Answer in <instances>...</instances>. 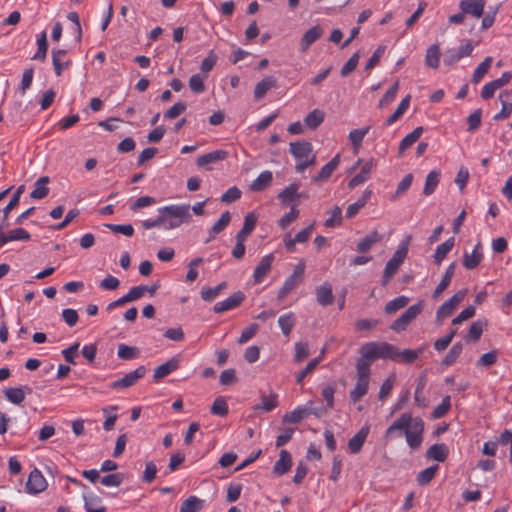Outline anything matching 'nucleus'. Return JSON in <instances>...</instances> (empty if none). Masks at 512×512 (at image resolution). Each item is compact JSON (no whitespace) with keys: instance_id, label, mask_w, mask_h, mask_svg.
Masks as SVG:
<instances>
[{"instance_id":"34","label":"nucleus","mask_w":512,"mask_h":512,"mask_svg":"<svg viewBox=\"0 0 512 512\" xmlns=\"http://www.w3.org/2000/svg\"><path fill=\"white\" fill-rule=\"evenodd\" d=\"M455 243L454 237H450L442 244L438 245L434 253V262L439 265L445 259L447 254L452 250Z\"/></svg>"},{"instance_id":"44","label":"nucleus","mask_w":512,"mask_h":512,"mask_svg":"<svg viewBox=\"0 0 512 512\" xmlns=\"http://www.w3.org/2000/svg\"><path fill=\"white\" fill-rule=\"evenodd\" d=\"M298 189L299 184L292 183L278 194V199L281 201L282 204L292 202L296 198V195H298Z\"/></svg>"},{"instance_id":"10","label":"nucleus","mask_w":512,"mask_h":512,"mask_svg":"<svg viewBox=\"0 0 512 512\" xmlns=\"http://www.w3.org/2000/svg\"><path fill=\"white\" fill-rule=\"evenodd\" d=\"M47 481L42 473L35 468L28 476L26 490L29 494H38L47 488Z\"/></svg>"},{"instance_id":"21","label":"nucleus","mask_w":512,"mask_h":512,"mask_svg":"<svg viewBox=\"0 0 512 512\" xmlns=\"http://www.w3.org/2000/svg\"><path fill=\"white\" fill-rule=\"evenodd\" d=\"M67 51L64 49H58L52 51V64L54 67L55 74L60 76L63 69H66L70 66L71 61L65 60Z\"/></svg>"},{"instance_id":"46","label":"nucleus","mask_w":512,"mask_h":512,"mask_svg":"<svg viewBox=\"0 0 512 512\" xmlns=\"http://www.w3.org/2000/svg\"><path fill=\"white\" fill-rule=\"evenodd\" d=\"M4 395L8 401L19 405L25 400V393L20 387H11L4 390Z\"/></svg>"},{"instance_id":"18","label":"nucleus","mask_w":512,"mask_h":512,"mask_svg":"<svg viewBox=\"0 0 512 512\" xmlns=\"http://www.w3.org/2000/svg\"><path fill=\"white\" fill-rule=\"evenodd\" d=\"M374 167V160L373 159H369L368 161H366L361 169H360V172L355 175L349 182H348V187L350 189H354L355 187L359 186L360 184L364 183L366 180L369 179L370 177V174H371V171Z\"/></svg>"},{"instance_id":"52","label":"nucleus","mask_w":512,"mask_h":512,"mask_svg":"<svg viewBox=\"0 0 512 512\" xmlns=\"http://www.w3.org/2000/svg\"><path fill=\"white\" fill-rule=\"evenodd\" d=\"M202 508V500L196 496H190L184 500L179 512H198Z\"/></svg>"},{"instance_id":"1","label":"nucleus","mask_w":512,"mask_h":512,"mask_svg":"<svg viewBox=\"0 0 512 512\" xmlns=\"http://www.w3.org/2000/svg\"><path fill=\"white\" fill-rule=\"evenodd\" d=\"M158 212L164 219L162 227L166 230L178 228L192 218L188 204L164 206L159 208Z\"/></svg>"},{"instance_id":"26","label":"nucleus","mask_w":512,"mask_h":512,"mask_svg":"<svg viewBox=\"0 0 512 512\" xmlns=\"http://www.w3.org/2000/svg\"><path fill=\"white\" fill-rule=\"evenodd\" d=\"M317 302L322 306L331 305L334 302L332 287L329 283H323L316 288Z\"/></svg>"},{"instance_id":"47","label":"nucleus","mask_w":512,"mask_h":512,"mask_svg":"<svg viewBox=\"0 0 512 512\" xmlns=\"http://www.w3.org/2000/svg\"><path fill=\"white\" fill-rule=\"evenodd\" d=\"M408 303L409 298L407 296L402 295L386 303L384 311L386 314H392L404 308Z\"/></svg>"},{"instance_id":"36","label":"nucleus","mask_w":512,"mask_h":512,"mask_svg":"<svg viewBox=\"0 0 512 512\" xmlns=\"http://www.w3.org/2000/svg\"><path fill=\"white\" fill-rule=\"evenodd\" d=\"M423 127H416L411 133L407 134L399 145V155H402L404 151L410 148L422 135Z\"/></svg>"},{"instance_id":"13","label":"nucleus","mask_w":512,"mask_h":512,"mask_svg":"<svg viewBox=\"0 0 512 512\" xmlns=\"http://www.w3.org/2000/svg\"><path fill=\"white\" fill-rule=\"evenodd\" d=\"M228 157V152L226 150H215L209 152L207 154L201 155L196 160V165L201 168H205L206 170H210L209 165L217 163L219 161H223Z\"/></svg>"},{"instance_id":"61","label":"nucleus","mask_w":512,"mask_h":512,"mask_svg":"<svg viewBox=\"0 0 512 512\" xmlns=\"http://www.w3.org/2000/svg\"><path fill=\"white\" fill-rule=\"evenodd\" d=\"M31 235L23 228H16L10 230L7 234H5L6 242L9 241H28L30 240Z\"/></svg>"},{"instance_id":"55","label":"nucleus","mask_w":512,"mask_h":512,"mask_svg":"<svg viewBox=\"0 0 512 512\" xmlns=\"http://www.w3.org/2000/svg\"><path fill=\"white\" fill-rule=\"evenodd\" d=\"M396 352L397 359L401 357L403 362L413 363L424 352V347L415 350L405 349L403 351H399L398 348L396 347Z\"/></svg>"},{"instance_id":"6","label":"nucleus","mask_w":512,"mask_h":512,"mask_svg":"<svg viewBox=\"0 0 512 512\" xmlns=\"http://www.w3.org/2000/svg\"><path fill=\"white\" fill-rule=\"evenodd\" d=\"M424 422L421 418H411V422L405 430V437L408 446L415 450L418 449L423 441Z\"/></svg>"},{"instance_id":"30","label":"nucleus","mask_w":512,"mask_h":512,"mask_svg":"<svg viewBox=\"0 0 512 512\" xmlns=\"http://www.w3.org/2000/svg\"><path fill=\"white\" fill-rule=\"evenodd\" d=\"M276 86V79L272 76L264 77L260 82H258L254 89V98L256 100L262 99L265 94L273 87Z\"/></svg>"},{"instance_id":"28","label":"nucleus","mask_w":512,"mask_h":512,"mask_svg":"<svg viewBox=\"0 0 512 512\" xmlns=\"http://www.w3.org/2000/svg\"><path fill=\"white\" fill-rule=\"evenodd\" d=\"M455 267H456L455 262L451 263L447 267L441 281L439 282V284L437 285V287L435 288V290L433 292V295H432L433 298H438L447 289V287L449 286V284L452 280V277L454 275Z\"/></svg>"},{"instance_id":"35","label":"nucleus","mask_w":512,"mask_h":512,"mask_svg":"<svg viewBox=\"0 0 512 512\" xmlns=\"http://www.w3.org/2000/svg\"><path fill=\"white\" fill-rule=\"evenodd\" d=\"M256 222V216L253 213H248L244 218V223L241 230L237 233L235 238L246 240L254 230Z\"/></svg>"},{"instance_id":"12","label":"nucleus","mask_w":512,"mask_h":512,"mask_svg":"<svg viewBox=\"0 0 512 512\" xmlns=\"http://www.w3.org/2000/svg\"><path fill=\"white\" fill-rule=\"evenodd\" d=\"M485 4V0H461L459 2V8L465 15L480 18L483 16Z\"/></svg>"},{"instance_id":"40","label":"nucleus","mask_w":512,"mask_h":512,"mask_svg":"<svg viewBox=\"0 0 512 512\" xmlns=\"http://www.w3.org/2000/svg\"><path fill=\"white\" fill-rule=\"evenodd\" d=\"M278 324L282 330V333L285 336H289L296 324V319H295L294 313L288 312L284 315H281L278 318Z\"/></svg>"},{"instance_id":"4","label":"nucleus","mask_w":512,"mask_h":512,"mask_svg":"<svg viewBox=\"0 0 512 512\" xmlns=\"http://www.w3.org/2000/svg\"><path fill=\"white\" fill-rule=\"evenodd\" d=\"M412 236L409 235L406 240L399 245L396 252L393 254V256L388 260L386 263L383 278H382V285L385 286L390 281L391 277L397 272L401 264L404 262L407 253H408V244L411 240Z\"/></svg>"},{"instance_id":"37","label":"nucleus","mask_w":512,"mask_h":512,"mask_svg":"<svg viewBox=\"0 0 512 512\" xmlns=\"http://www.w3.org/2000/svg\"><path fill=\"white\" fill-rule=\"evenodd\" d=\"M448 448L445 444H433L426 452L428 458L438 462H444L448 456Z\"/></svg>"},{"instance_id":"2","label":"nucleus","mask_w":512,"mask_h":512,"mask_svg":"<svg viewBox=\"0 0 512 512\" xmlns=\"http://www.w3.org/2000/svg\"><path fill=\"white\" fill-rule=\"evenodd\" d=\"M360 353L362 359L368 362L376 359L397 360L396 346L386 342H368L361 347Z\"/></svg>"},{"instance_id":"64","label":"nucleus","mask_w":512,"mask_h":512,"mask_svg":"<svg viewBox=\"0 0 512 512\" xmlns=\"http://www.w3.org/2000/svg\"><path fill=\"white\" fill-rule=\"evenodd\" d=\"M498 359V351L492 350L483 354L477 361L478 367H489L494 365Z\"/></svg>"},{"instance_id":"9","label":"nucleus","mask_w":512,"mask_h":512,"mask_svg":"<svg viewBox=\"0 0 512 512\" xmlns=\"http://www.w3.org/2000/svg\"><path fill=\"white\" fill-rule=\"evenodd\" d=\"M465 296L466 290H459L447 301H445L436 312L437 320L442 321L443 319L449 317L454 312L457 305L463 301Z\"/></svg>"},{"instance_id":"24","label":"nucleus","mask_w":512,"mask_h":512,"mask_svg":"<svg viewBox=\"0 0 512 512\" xmlns=\"http://www.w3.org/2000/svg\"><path fill=\"white\" fill-rule=\"evenodd\" d=\"M372 195L371 189H366L361 197L354 203L350 204L347 209L345 216L347 218H353L358 214V212L366 205Z\"/></svg>"},{"instance_id":"62","label":"nucleus","mask_w":512,"mask_h":512,"mask_svg":"<svg viewBox=\"0 0 512 512\" xmlns=\"http://www.w3.org/2000/svg\"><path fill=\"white\" fill-rule=\"evenodd\" d=\"M342 221V210L339 206H335L330 211V217L326 219L324 225L328 228H333L341 224Z\"/></svg>"},{"instance_id":"23","label":"nucleus","mask_w":512,"mask_h":512,"mask_svg":"<svg viewBox=\"0 0 512 512\" xmlns=\"http://www.w3.org/2000/svg\"><path fill=\"white\" fill-rule=\"evenodd\" d=\"M512 97V92L503 91L499 94V100L501 102L502 108L499 113H497L493 119L495 121H500L508 118L512 113V103L508 101L509 98Z\"/></svg>"},{"instance_id":"16","label":"nucleus","mask_w":512,"mask_h":512,"mask_svg":"<svg viewBox=\"0 0 512 512\" xmlns=\"http://www.w3.org/2000/svg\"><path fill=\"white\" fill-rule=\"evenodd\" d=\"M412 415L410 413H403L397 420H395L385 431V439H392L396 432H404L411 422Z\"/></svg>"},{"instance_id":"7","label":"nucleus","mask_w":512,"mask_h":512,"mask_svg":"<svg viewBox=\"0 0 512 512\" xmlns=\"http://www.w3.org/2000/svg\"><path fill=\"white\" fill-rule=\"evenodd\" d=\"M423 301L411 305L399 318L392 322L390 328L399 333L406 330L407 326L422 312Z\"/></svg>"},{"instance_id":"25","label":"nucleus","mask_w":512,"mask_h":512,"mask_svg":"<svg viewBox=\"0 0 512 512\" xmlns=\"http://www.w3.org/2000/svg\"><path fill=\"white\" fill-rule=\"evenodd\" d=\"M273 180V174L271 171H263L258 177L251 183L250 190L253 192H262L267 189Z\"/></svg>"},{"instance_id":"58","label":"nucleus","mask_w":512,"mask_h":512,"mask_svg":"<svg viewBox=\"0 0 512 512\" xmlns=\"http://www.w3.org/2000/svg\"><path fill=\"white\" fill-rule=\"evenodd\" d=\"M139 350L137 347L120 344L118 346L117 356L122 360H131L138 356Z\"/></svg>"},{"instance_id":"3","label":"nucleus","mask_w":512,"mask_h":512,"mask_svg":"<svg viewBox=\"0 0 512 512\" xmlns=\"http://www.w3.org/2000/svg\"><path fill=\"white\" fill-rule=\"evenodd\" d=\"M289 150L297 162L295 168L299 173L304 172L316 161L315 155L312 154V145L310 142H291Z\"/></svg>"},{"instance_id":"53","label":"nucleus","mask_w":512,"mask_h":512,"mask_svg":"<svg viewBox=\"0 0 512 512\" xmlns=\"http://www.w3.org/2000/svg\"><path fill=\"white\" fill-rule=\"evenodd\" d=\"M370 362H368L365 359H358L356 362V374H357V380H370Z\"/></svg>"},{"instance_id":"50","label":"nucleus","mask_w":512,"mask_h":512,"mask_svg":"<svg viewBox=\"0 0 512 512\" xmlns=\"http://www.w3.org/2000/svg\"><path fill=\"white\" fill-rule=\"evenodd\" d=\"M38 50L34 54V60L44 61L46 59L48 43H47V33L46 31H42L39 38L37 39Z\"/></svg>"},{"instance_id":"11","label":"nucleus","mask_w":512,"mask_h":512,"mask_svg":"<svg viewBox=\"0 0 512 512\" xmlns=\"http://www.w3.org/2000/svg\"><path fill=\"white\" fill-rule=\"evenodd\" d=\"M245 300V295L242 291L234 292L227 299L218 302L214 305L213 311L217 314L232 310L238 307Z\"/></svg>"},{"instance_id":"48","label":"nucleus","mask_w":512,"mask_h":512,"mask_svg":"<svg viewBox=\"0 0 512 512\" xmlns=\"http://www.w3.org/2000/svg\"><path fill=\"white\" fill-rule=\"evenodd\" d=\"M437 470H438V465H433V466H430V467L420 471L416 477L417 483L420 486H425V485L429 484L432 481V479L435 477Z\"/></svg>"},{"instance_id":"8","label":"nucleus","mask_w":512,"mask_h":512,"mask_svg":"<svg viewBox=\"0 0 512 512\" xmlns=\"http://www.w3.org/2000/svg\"><path fill=\"white\" fill-rule=\"evenodd\" d=\"M146 372L147 370L145 366L141 365L137 367L134 371L125 374L122 378L113 381L110 384V388L115 390L129 388L133 386L139 379L143 378Z\"/></svg>"},{"instance_id":"32","label":"nucleus","mask_w":512,"mask_h":512,"mask_svg":"<svg viewBox=\"0 0 512 512\" xmlns=\"http://www.w3.org/2000/svg\"><path fill=\"white\" fill-rule=\"evenodd\" d=\"M278 395L274 392H271L268 396L261 395L260 403L254 406V410H261L264 412H270L274 410L278 405Z\"/></svg>"},{"instance_id":"20","label":"nucleus","mask_w":512,"mask_h":512,"mask_svg":"<svg viewBox=\"0 0 512 512\" xmlns=\"http://www.w3.org/2000/svg\"><path fill=\"white\" fill-rule=\"evenodd\" d=\"M179 367V359L178 358H171L166 363L158 366L154 370L153 379L154 381H159L163 379L164 377L168 376L173 371L177 370Z\"/></svg>"},{"instance_id":"63","label":"nucleus","mask_w":512,"mask_h":512,"mask_svg":"<svg viewBox=\"0 0 512 512\" xmlns=\"http://www.w3.org/2000/svg\"><path fill=\"white\" fill-rule=\"evenodd\" d=\"M359 59H360L359 52L354 53L341 68V72H340L341 76L346 77L350 73H352L356 69Z\"/></svg>"},{"instance_id":"14","label":"nucleus","mask_w":512,"mask_h":512,"mask_svg":"<svg viewBox=\"0 0 512 512\" xmlns=\"http://www.w3.org/2000/svg\"><path fill=\"white\" fill-rule=\"evenodd\" d=\"M324 33L323 28L320 25H315L308 29L300 40V50L302 53L308 51L310 46L315 43Z\"/></svg>"},{"instance_id":"54","label":"nucleus","mask_w":512,"mask_h":512,"mask_svg":"<svg viewBox=\"0 0 512 512\" xmlns=\"http://www.w3.org/2000/svg\"><path fill=\"white\" fill-rule=\"evenodd\" d=\"M370 126H367L362 129H355L350 131L349 133V140L351 144L353 145L354 149L357 150L361 146L363 139L365 135L369 132Z\"/></svg>"},{"instance_id":"59","label":"nucleus","mask_w":512,"mask_h":512,"mask_svg":"<svg viewBox=\"0 0 512 512\" xmlns=\"http://www.w3.org/2000/svg\"><path fill=\"white\" fill-rule=\"evenodd\" d=\"M23 191L24 186H19L14 195L12 196V198L10 199V201L8 202V204L6 205V207L3 209L4 221H7L10 212L19 204L20 197Z\"/></svg>"},{"instance_id":"29","label":"nucleus","mask_w":512,"mask_h":512,"mask_svg":"<svg viewBox=\"0 0 512 512\" xmlns=\"http://www.w3.org/2000/svg\"><path fill=\"white\" fill-rule=\"evenodd\" d=\"M49 181L48 176H42L37 179L34 183V189L30 193V197L36 200L45 198L49 193V188L47 187Z\"/></svg>"},{"instance_id":"15","label":"nucleus","mask_w":512,"mask_h":512,"mask_svg":"<svg viewBox=\"0 0 512 512\" xmlns=\"http://www.w3.org/2000/svg\"><path fill=\"white\" fill-rule=\"evenodd\" d=\"M274 255L268 254L264 256L260 263L256 266L253 273V280L255 284H260L271 270Z\"/></svg>"},{"instance_id":"45","label":"nucleus","mask_w":512,"mask_h":512,"mask_svg":"<svg viewBox=\"0 0 512 512\" xmlns=\"http://www.w3.org/2000/svg\"><path fill=\"white\" fill-rule=\"evenodd\" d=\"M492 64V57L488 56L484 59L483 62H481L476 69L474 70V73L472 75V82L477 84L479 83L482 78L485 76V74L488 72L489 68Z\"/></svg>"},{"instance_id":"31","label":"nucleus","mask_w":512,"mask_h":512,"mask_svg":"<svg viewBox=\"0 0 512 512\" xmlns=\"http://www.w3.org/2000/svg\"><path fill=\"white\" fill-rule=\"evenodd\" d=\"M340 162V155L337 154L327 164H325L320 172L313 178L315 182L327 180L332 173L336 170Z\"/></svg>"},{"instance_id":"33","label":"nucleus","mask_w":512,"mask_h":512,"mask_svg":"<svg viewBox=\"0 0 512 512\" xmlns=\"http://www.w3.org/2000/svg\"><path fill=\"white\" fill-rule=\"evenodd\" d=\"M382 240V236L376 231L373 230L371 233L366 235L362 240H360L357 244V251L359 253L368 252L371 247Z\"/></svg>"},{"instance_id":"56","label":"nucleus","mask_w":512,"mask_h":512,"mask_svg":"<svg viewBox=\"0 0 512 512\" xmlns=\"http://www.w3.org/2000/svg\"><path fill=\"white\" fill-rule=\"evenodd\" d=\"M85 502V508L87 512H105L106 507L101 504L99 497H87L83 496Z\"/></svg>"},{"instance_id":"22","label":"nucleus","mask_w":512,"mask_h":512,"mask_svg":"<svg viewBox=\"0 0 512 512\" xmlns=\"http://www.w3.org/2000/svg\"><path fill=\"white\" fill-rule=\"evenodd\" d=\"M292 465V458L290 453L287 450H281L279 454V459L275 462L273 466V472L277 475L286 474Z\"/></svg>"},{"instance_id":"41","label":"nucleus","mask_w":512,"mask_h":512,"mask_svg":"<svg viewBox=\"0 0 512 512\" xmlns=\"http://www.w3.org/2000/svg\"><path fill=\"white\" fill-rule=\"evenodd\" d=\"M231 220L230 213L228 211L222 213L221 217L218 219L217 222L214 223V225L210 229V236L207 239V242H210L212 239L215 238V236L223 231L226 226L229 224Z\"/></svg>"},{"instance_id":"5","label":"nucleus","mask_w":512,"mask_h":512,"mask_svg":"<svg viewBox=\"0 0 512 512\" xmlns=\"http://www.w3.org/2000/svg\"><path fill=\"white\" fill-rule=\"evenodd\" d=\"M305 262L301 260L294 268L292 275H290L284 282L283 286L278 292L277 299L282 301L286 296L294 290L304 279Z\"/></svg>"},{"instance_id":"42","label":"nucleus","mask_w":512,"mask_h":512,"mask_svg":"<svg viewBox=\"0 0 512 512\" xmlns=\"http://www.w3.org/2000/svg\"><path fill=\"white\" fill-rule=\"evenodd\" d=\"M324 117L325 114L323 111L319 109H314L313 111L306 115V117L304 118V123L307 127L311 129H316L324 121Z\"/></svg>"},{"instance_id":"27","label":"nucleus","mask_w":512,"mask_h":512,"mask_svg":"<svg viewBox=\"0 0 512 512\" xmlns=\"http://www.w3.org/2000/svg\"><path fill=\"white\" fill-rule=\"evenodd\" d=\"M310 414L318 415L316 411H313L310 408H296L291 412L286 413L283 416V422L285 423H299L301 422L305 417H307Z\"/></svg>"},{"instance_id":"49","label":"nucleus","mask_w":512,"mask_h":512,"mask_svg":"<svg viewBox=\"0 0 512 512\" xmlns=\"http://www.w3.org/2000/svg\"><path fill=\"white\" fill-rule=\"evenodd\" d=\"M225 287H226V282H221L220 284H218L217 286H215L213 288L212 287H203L200 292L201 298L204 301L211 302L219 295V293Z\"/></svg>"},{"instance_id":"43","label":"nucleus","mask_w":512,"mask_h":512,"mask_svg":"<svg viewBox=\"0 0 512 512\" xmlns=\"http://www.w3.org/2000/svg\"><path fill=\"white\" fill-rule=\"evenodd\" d=\"M440 181V173L436 170H432L426 177L423 193L426 196L431 195Z\"/></svg>"},{"instance_id":"51","label":"nucleus","mask_w":512,"mask_h":512,"mask_svg":"<svg viewBox=\"0 0 512 512\" xmlns=\"http://www.w3.org/2000/svg\"><path fill=\"white\" fill-rule=\"evenodd\" d=\"M411 96L407 95L405 98L401 100L395 112L386 120L387 125H391L396 122L408 109L410 105Z\"/></svg>"},{"instance_id":"39","label":"nucleus","mask_w":512,"mask_h":512,"mask_svg":"<svg viewBox=\"0 0 512 512\" xmlns=\"http://www.w3.org/2000/svg\"><path fill=\"white\" fill-rule=\"evenodd\" d=\"M440 55V49L437 44L429 46L425 55V64L433 69L438 68L440 63Z\"/></svg>"},{"instance_id":"17","label":"nucleus","mask_w":512,"mask_h":512,"mask_svg":"<svg viewBox=\"0 0 512 512\" xmlns=\"http://www.w3.org/2000/svg\"><path fill=\"white\" fill-rule=\"evenodd\" d=\"M483 259L482 245L477 243L471 253L465 252L463 255V266L468 270L476 268Z\"/></svg>"},{"instance_id":"38","label":"nucleus","mask_w":512,"mask_h":512,"mask_svg":"<svg viewBox=\"0 0 512 512\" xmlns=\"http://www.w3.org/2000/svg\"><path fill=\"white\" fill-rule=\"evenodd\" d=\"M368 390L369 381L357 380L354 389L349 394L351 402L357 403L360 401L368 393Z\"/></svg>"},{"instance_id":"60","label":"nucleus","mask_w":512,"mask_h":512,"mask_svg":"<svg viewBox=\"0 0 512 512\" xmlns=\"http://www.w3.org/2000/svg\"><path fill=\"white\" fill-rule=\"evenodd\" d=\"M399 89V82H394L391 87L386 91L384 96L380 99L378 107L383 108L384 106L393 102L396 98L397 92Z\"/></svg>"},{"instance_id":"19","label":"nucleus","mask_w":512,"mask_h":512,"mask_svg":"<svg viewBox=\"0 0 512 512\" xmlns=\"http://www.w3.org/2000/svg\"><path fill=\"white\" fill-rule=\"evenodd\" d=\"M368 434L369 426H364L348 441L350 453L357 454L360 452Z\"/></svg>"},{"instance_id":"57","label":"nucleus","mask_w":512,"mask_h":512,"mask_svg":"<svg viewBox=\"0 0 512 512\" xmlns=\"http://www.w3.org/2000/svg\"><path fill=\"white\" fill-rule=\"evenodd\" d=\"M462 349L463 346L461 342L455 343L444 357L442 364L444 366L452 365L462 353Z\"/></svg>"}]
</instances>
